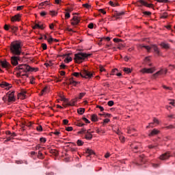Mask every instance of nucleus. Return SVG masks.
I'll use <instances>...</instances> for the list:
<instances>
[{
  "instance_id": "nucleus-34",
  "label": "nucleus",
  "mask_w": 175,
  "mask_h": 175,
  "mask_svg": "<svg viewBox=\"0 0 175 175\" xmlns=\"http://www.w3.org/2000/svg\"><path fill=\"white\" fill-rule=\"evenodd\" d=\"M87 130L85 129H81L80 131L78 132L80 135L84 133L85 135Z\"/></svg>"
},
{
  "instance_id": "nucleus-57",
  "label": "nucleus",
  "mask_w": 175,
  "mask_h": 175,
  "mask_svg": "<svg viewBox=\"0 0 175 175\" xmlns=\"http://www.w3.org/2000/svg\"><path fill=\"white\" fill-rule=\"evenodd\" d=\"M63 124H64V125H68V124H69V120H66V119L64 120H63Z\"/></svg>"
},
{
  "instance_id": "nucleus-64",
  "label": "nucleus",
  "mask_w": 175,
  "mask_h": 175,
  "mask_svg": "<svg viewBox=\"0 0 175 175\" xmlns=\"http://www.w3.org/2000/svg\"><path fill=\"white\" fill-rule=\"evenodd\" d=\"M100 13H103V14H106V11L103 10V9L99 10Z\"/></svg>"
},
{
  "instance_id": "nucleus-54",
  "label": "nucleus",
  "mask_w": 175,
  "mask_h": 175,
  "mask_svg": "<svg viewBox=\"0 0 175 175\" xmlns=\"http://www.w3.org/2000/svg\"><path fill=\"white\" fill-rule=\"evenodd\" d=\"M88 27L90 28V29H94V23H90Z\"/></svg>"
},
{
  "instance_id": "nucleus-2",
  "label": "nucleus",
  "mask_w": 175,
  "mask_h": 175,
  "mask_svg": "<svg viewBox=\"0 0 175 175\" xmlns=\"http://www.w3.org/2000/svg\"><path fill=\"white\" fill-rule=\"evenodd\" d=\"M10 51L13 55L20 56L21 54L24 55L23 49L21 48V44L17 41L11 43Z\"/></svg>"
},
{
  "instance_id": "nucleus-15",
  "label": "nucleus",
  "mask_w": 175,
  "mask_h": 175,
  "mask_svg": "<svg viewBox=\"0 0 175 175\" xmlns=\"http://www.w3.org/2000/svg\"><path fill=\"white\" fill-rule=\"evenodd\" d=\"M124 14H125L124 12H118L116 11L113 14V17H116V18H120L121 16H124Z\"/></svg>"
},
{
  "instance_id": "nucleus-62",
  "label": "nucleus",
  "mask_w": 175,
  "mask_h": 175,
  "mask_svg": "<svg viewBox=\"0 0 175 175\" xmlns=\"http://www.w3.org/2000/svg\"><path fill=\"white\" fill-rule=\"evenodd\" d=\"M47 40H48V42H49V43H53V42H54V38H50L48 39Z\"/></svg>"
},
{
  "instance_id": "nucleus-14",
  "label": "nucleus",
  "mask_w": 175,
  "mask_h": 175,
  "mask_svg": "<svg viewBox=\"0 0 175 175\" xmlns=\"http://www.w3.org/2000/svg\"><path fill=\"white\" fill-rule=\"evenodd\" d=\"M153 122L154 123H150L149 125L146 126V128H154V124H157V125L159 124V120L156 118H154Z\"/></svg>"
},
{
  "instance_id": "nucleus-40",
  "label": "nucleus",
  "mask_w": 175,
  "mask_h": 175,
  "mask_svg": "<svg viewBox=\"0 0 175 175\" xmlns=\"http://www.w3.org/2000/svg\"><path fill=\"white\" fill-rule=\"evenodd\" d=\"M49 14H51V16H57V12L54 10L50 11Z\"/></svg>"
},
{
  "instance_id": "nucleus-39",
  "label": "nucleus",
  "mask_w": 175,
  "mask_h": 175,
  "mask_svg": "<svg viewBox=\"0 0 175 175\" xmlns=\"http://www.w3.org/2000/svg\"><path fill=\"white\" fill-rule=\"evenodd\" d=\"M124 72H125V73H131V68H124L123 69Z\"/></svg>"
},
{
  "instance_id": "nucleus-60",
  "label": "nucleus",
  "mask_w": 175,
  "mask_h": 175,
  "mask_svg": "<svg viewBox=\"0 0 175 175\" xmlns=\"http://www.w3.org/2000/svg\"><path fill=\"white\" fill-rule=\"evenodd\" d=\"M83 120L85 121V122L86 124H90V122H91L90 120H88V119H87L86 118H83Z\"/></svg>"
},
{
  "instance_id": "nucleus-36",
  "label": "nucleus",
  "mask_w": 175,
  "mask_h": 175,
  "mask_svg": "<svg viewBox=\"0 0 175 175\" xmlns=\"http://www.w3.org/2000/svg\"><path fill=\"white\" fill-rule=\"evenodd\" d=\"M49 5V1H46L40 3V6H46Z\"/></svg>"
},
{
  "instance_id": "nucleus-33",
  "label": "nucleus",
  "mask_w": 175,
  "mask_h": 175,
  "mask_svg": "<svg viewBox=\"0 0 175 175\" xmlns=\"http://www.w3.org/2000/svg\"><path fill=\"white\" fill-rule=\"evenodd\" d=\"M103 40L105 42H110V37H104L101 38L100 42H103Z\"/></svg>"
},
{
  "instance_id": "nucleus-23",
  "label": "nucleus",
  "mask_w": 175,
  "mask_h": 175,
  "mask_svg": "<svg viewBox=\"0 0 175 175\" xmlns=\"http://www.w3.org/2000/svg\"><path fill=\"white\" fill-rule=\"evenodd\" d=\"M85 152H86L87 154H88V157H91V155H94V154H95V152H94V150H91V149H90V148H88V149L86 150Z\"/></svg>"
},
{
  "instance_id": "nucleus-4",
  "label": "nucleus",
  "mask_w": 175,
  "mask_h": 175,
  "mask_svg": "<svg viewBox=\"0 0 175 175\" xmlns=\"http://www.w3.org/2000/svg\"><path fill=\"white\" fill-rule=\"evenodd\" d=\"M81 77H83L84 79H92V77H94V72L88 70H83L81 71Z\"/></svg>"
},
{
  "instance_id": "nucleus-63",
  "label": "nucleus",
  "mask_w": 175,
  "mask_h": 175,
  "mask_svg": "<svg viewBox=\"0 0 175 175\" xmlns=\"http://www.w3.org/2000/svg\"><path fill=\"white\" fill-rule=\"evenodd\" d=\"M66 68V66L64 64H62L60 65V69H65Z\"/></svg>"
},
{
  "instance_id": "nucleus-9",
  "label": "nucleus",
  "mask_w": 175,
  "mask_h": 175,
  "mask_svg": "<svg viewBox=\"0 0 175 175\" xmlns=\"http://www.w3.org/2000/svg\"><path fill=\"white\" fill-rule=\"evenodd\" d=\"M8 102H16V98L14 97V92L11 93L8 92Z\"/></svg>"
},
{
  "instance_id": "nucleus-29",
  "label": "nucleus",
  "mask_w": 175,
  "mask_h": 175,
  "mask_svg": "<svg viewBox=\"0 0 175 175\" xmlns=\"http://www.w3.org/2000/svg\"><path fill=\"white\" fill-rule=\"evenodd\" d=\"M110 5L113 6V8H116V6H120V4L117 3L116 1H110Z\"/></svg>"
},
{
  "instance_id": "nucleus-20",
  "label": "nucleus",
  "mask_w": 175,
  "mask_h": 175,
  "mask_svg": "<svg viewBox=\"0 0 175 175\" xmlns=\"http://www.w3.org/2000/svg\"><path fill=\"white\" fill-rule=\"evenodd\" d=\"M76 102H77V98L71 100L70 102L66 104V106H75V105L76 104Z\"/></svg>"
},
{
  "instance_id": "nucleus-8",
  "label": "nucleus",
  "mask_w": 175,
  "mask_h": 175,
  "mask_svg": "<svg viewBox=\"0 0 175 175\" xmlns=\"http://www.w3.org/2000/svg\"><path fill=\"white\" fill-rule=\"evenodd\" d=\"M0 64L2 68H5V69H10V68H12V66L10 65V64H9V62L6 61H1Z\"/></svg>"
},
{
  "instance_id": "nucleus-21",
  "label": "nucleus",
  "mask_w": 175,
  "mask_h": 175,
  "mask_svg": "<svg viewBox=\"0 0 175 175\" xmlns=\"http://www.w3.org/2000/svg\"><path fill=\"white\" fill-rule=\"evenodd\" d=\"M163 73V69H161V70L157 72L152 75L153 79H157L159 76V75H162Z\"/></svg>"
},
{
  "instance_id": "nucleus-27",
  "label": "nucleus",
  "mask_w": 175,
  "mask_h": 175,
  "mask_svg": "<svg viewBox=\"0 0 175 175\" xmlns=\"http://www.w3.org/2000/svg\"><path fill=\"white\" fill-rule=\"evenodd\" d=\"M85 111V109L84 108H79L77 109L78 114H80L81 116L84 114Z\"/></svg>"
},
{
  "instance_id": "nucleus-30",
  "label": "nucleus",
  "mask_w": 175,
  "mask_h": 175,
  "mask_svg": "<svg viewBox=\"0 0 175 175\" xmlns=\"http://www.w3.org/2000/svg\"><path fill=\"white\" fill-rule=\"evenodd\" d=\"M27 92L22 90L19 94H18V96H23V98L24 99V98H25Z\"/></svg>"
},
{
  "instance_id": "nucleus-38",
  "label": "nucleus",
  "mask_w": 175,
  "mask_h": 175,
  "mask_svg": "<svg viewBox=\"0 0 175 175\" xmlns=\"http://www.w3.org/2000/svg\"><path fill=\"white\" fill-rule=\"evenodd\" d=\"M38 158H40V159H43V153L40 151L38 152Z\"/></svg>"
},
{
  "instance_id": "nucleus-1",
  "label": "nucleus",
  "mask_w": 175,
  "mask_h": 175,
  "mask_svg": "<svg viewBox=\"0 0 175 175\" xmlns=\"http://www.w3.org/2000/svg\"><path fill=\"white\" fill-rule=\"evenodd\" d=\"M15 70H17V76H26L28 77V72H38V68H35L29 66L27 64H20L15 68Z\"/></svg>"
},
{
  "instance_id": "nucleus-6",
  "label": "nucleus",
  "mask_w": 175,
  "mask_h": 175,
  "mask_svg": "<svg viewBox=\"0 0 175 175\" xmlns=\"http://www.w3.org/2000/svg\"><path fill=\"white\" fill-rule=\"evenodd\" d=\"M21 57L20 56H17L14 55V56L11 57V64L14 66H17L18 65V61H21Z\"/></svg>"
},
{
  "instance_id": "nucleus-61",
  "label": "nucleus",
  "mask_w": 175,
  "mask_h": 175,
  "mask_svg": "<svg viewBox=\"0 0 175 175\" xmlns=\"http://www.w3.org/2000/svg\"><path fill=\"white\" fill-rule=\"evenodd\" d=\"M77 126H84V124L82 122H77Z\"/></svg>"
},
{
  "instance_id": "nucleus-49",
  "label": "nucleus",
  "mask_w": 175,
  "mask_h": 175,
  "mask_svg": "<svg viewBox=\"0 0 175 175\" xmlns=\"http://www.w3.org/2000/svg\"><path fill=\"white\" fill-rule=\"evenodd\" d=\"M143 14L145 15V16H151V12H148V11H145L143 12Z\"/></svg>"
},
{
  "instance_id": "nucleus-52",
  "label": "nucleus",
  "mask_w": 175,
  "mask_h": 175,
  "mask_svg": "<svg viewBox=\"0 0 175 175\" xmlns=\"http://www.w3.org/2000/svg\"><path fill=\"white\" fill-rule=\"evenodd\" d=\"M53 135H55L56 136H59L61 135V132L55 131V132H53Z\"/></svg>"
},
{
  "instance_id": "nucleus-50",
  "label": "nucleus",
  "mask_w": 175,
  "mask_h": 175,
  "mask_svg": "<svg viewBox=\"0 0 175 175\" xmlns=\"http://www.w3.org/2000/svg\"><path fill=\"white\" fill-rule=\"evenodd\" d=\"M47 86H46L42 91H41V94H42V95H43V94L44 93V92H47Z\"/></svg>"
},
{
  "instance_id": "nucleus-28",
  "label": "nucleus",
  "mask_w": 175,
  "mask_h": 175,
  "mask_svg": "<svg viewBox=\"0 0 175 175\" xmlns=\"http://www.w3.org/2000/svg\"><path fill=\"white\" fill-rule=\"evenodd\" d=\"M91 120L94 122H96L98 121V116L95 114L91 116Z\"/></svg>"
},
{
  "instance_id": "nucleus-31",
  "label": "nucleus",
  "mask_w": 175,
  "mask_h": 175,
  "mask_svg": "<svg viewBox=\"0 0 175 175\" xmlns=\"http://www.w3.org/2000/svg\"><path fill=\"white\" fill-rule=\"evenodd\" d=\"M112 130L113 131V132L118 133V135H120V132H118V127L117 126H112Z\"/></svg>"
},
{
  "instance_id": "nucleus-42",
  "label": "nucleus",
  "mask_w": 175,
  "mask_h": 175,
  "mask_svg": "<svg viewBox=\"0 0 175 175\" xmlns=\"http://www.w3.org/2000/svg\"><path fill=\"white\" fill-rule=\"evenodd\" d=\"M119 139H120L121 143H124V142H125V137L124 136H122V135H120L119 137Z\"/></svg>"
},
{
  "instance_id": "nucleus-17",
  "label": "nucleus",
  "mask_w": 175,
  "mask_h": 175,
  "mask_svg": "<svg viewBox=\"0 0 175 175\" xmlns=\"http://www.w3.org/2000/svg\"><path fill=\"white\" fill-rule=\"evenodd\" d=\"M160 46H161L163 49H165V50L170 49V45L166 42H161L160 44Z\"/></svg>"
},
{
  "instance_id": "nucleus-10",
  "label": "nucleus",
  "mask_w": 175,
  "mask_h": 175,
  "mask_svg": "<svg viewBox=\"0 0 175 175\" xmlns=\"http://www.w3.org/2000/svg\"><path fill=\"white\" fill-rule=\"evenodd\" d=\"M0 87H1V88H5V90H10L12 88V85L7 82H2L0 83Z\"/></svg>"
},
{
  "instance_id": "nucleus-46",
  "label": "nucleus",
  "mask_w": 175,
  "mask_h": 175,
  "mask_svg": "<svg viewBox=\"0 0 175 175\" xmlns=\"http://www.w3.org/2000/svg\"><path fill=\"white\" fill-rule=\"evenodd\" d=\"M83 8H86V9H90L91 8V5L88 3L83 4Z\"/></svg>"
},
{
  "instance_id": "nucleus-44",
  "label": "nucleus",
  "mask_w": 175,
  "mask_h": 175,
  "mask_svg": "<svg viewBox=\"0 0 175 175\" xmlns=\"http://www.w3.org/2000/svg\"><path fill=\"white\" fill-rule=\"evenodd\" d=\"M118 71V70H117V68H114L113 70H112V71L111 72V75H117V72Z\"/></svg>"
},
{
  "instance_id": "nucleus-45",
  "label": "nucleus",
  "mask_w": 175,
  "mask_h": 175,
  "mask_svg": "<svg viewBox=\"0 0 175 175\" xmlns=\"http://www.w3.org/2000/svg\"><path fill=\"white\" fill-rule=\"evenodd\" d=\"M10 27H11V25H4V29H5V31H9V29H10Z\"/></svg>"
},
{
  "instance_id": "nucleus-51",
  "label": "nucleus",
  "mask_w": 175,
  "mask_h": 175,
  "mask_svg": "<svg viewBox=\"0 0 175 175\" xmlns=\"http://www.w3.org/2000/svg\"><path fill=\"white\" fill-rule=\"evenodd\" d=\"M42 47L43 50H47V44L43 43V44H42Z\"/></svg>"
},
{
  "instance_id": "nucleus-22",
  "label": "nucleus",
  "mask_w": 175,
  "mask_h": 175,
  "mask_svg": "<svg viewBox=\"0 0 175 175\" xmlns=\"http://www.w3.org/2000/svg\"><path fill=\"white\" fill-rule=\"evenodd\" d=\"M10 29H11L10 32H12L13 33H16V32H17V31H18V27H16V26L11 25Z\"/></svg>"
},
{
  "instance_id": "nucleus-11",
  "label": "nucleus",
  "mask_w": 175,
  "mask_h": 175,
  "mask_svg": "<svg viewBox=\"0 0 175 175\" xmlns=\"http://www.w3.org/2000/svg\"><path fill=\"white\" fill-rule=\"evenodd\" d=\"M142 72V73H154L155 72V68H143Z\"/></svg>"
},
{
  "instance_id": "nucleus-18",
  "label": "nucleus",
  "mask_w": 175,
  "mask_h": 175,
  "mask_svg": "<svg viewBox=\"0 0 175 175\" xmlns=\"http://www.w3.org/2000/svg\"><path fill=\"white\" fill-rule=\"evenodd\" d=\"M69 84L74 85V87H76V85H77V84H79V82L74 81L73 77L70 78L69 80Z\"/></svg>"
},
{
  "instance_id": "nucleus-19",
  "label": "nucleus",
  "mask_w": 175,
  "mask_h": 175,
  "mask_svg": "<svg viewBox=\"0 0 175 175\" xmlns=\"http://www.w3.org/2000/svg\"><path fill=\"white\" fill-rule=\"evenodd\" d=\"M159 133V131H158L156 129H154L149 134L150 137H151V136H155V135H158Z\"/></svg>"
},
{
  "instance_id": "nucleus-7",
  "label": "nucleus",
  "mask_w": 175,
  "mask_h": 175,
  "mask_svg": "<svg viewBox=\"0 0 175 175\" xmlns=\"http://www.w3.org/2000/svg\"><path fill=\"white\" fill-rule=\"evenodd\" d=\"M170 157H172V154H170V152H167L164 154H162L159 157V159H161V161H166V159H169Z\"/></svg>"
},
{
  "instance_id": "nucleus-13",
  "label": "nucleus",
  "mask_w": 175,
  "mask_h": 175,
  "mask_svg": "<svg viewBox=\"0 0 175 175\" xmlns=\"http://www.w3.org/2000/svg\"><path fill=\"white\" fill-rule=\"evenodd\" d=\"M20 17H21V15L20 14L14 15V16H12L11 21L12 23H14L16 21H20Z\"/></svg>"
},
{
  "instance_id": "nucleus-5",
  "label": "nucleus",
  "mask_w": 175,
  "mask_h": 175,
  "mask_svg": "<svg viewBox=\"0 0 175 175\" xmlns=\"http://www.w3.org/2000/svg\"><path fill=\"white\" fill-rule=\"evenodd\" d=\"M144 49H146L148 51H150L151 49H153L154 51L157 54V55H161V52L159 51V49L157 45H152L151 46H142Z\"/></svg>"
},
{
  "instance_id": "nucleus-35",
  "label": "nucleus",
  "mask_w": 175,
  "mask_h": 175,
  "mask_svg": "<svg viewBox=\"0 0 175 175\" xmlns=\"http://www.w3.org/2000/svg\"><path fill=\"white\" fill-rule=\"evenodd\" d=\"M159 3H169V0H157Z\"/></svg>"
},
{
  "instance_id": "nucleus-16",
  "label": "nucleus",
  "mask_w": 175,
  "mask_h": 175,
  "mask_svg": "<svg viewBox=\"0 0 175 175\" xmlns=\"http://www.w3.org/2000/svg\"><path fill=\"white\" fill-rule=\"evenodd\" d=\"M139 3L144 5V6H146V8H152V4H149L147 2L144 1V0H139Z\"/></svg>"
},
{
  "instance_id": "nucleus-37",
  "label": "nucleus",
  "mask_w": 175,
  "mask_h": 175,
  "mask_svg": "<svg viewBox=\"0 0 175 175\" xmlns=\"http://www.w3.org/2000/svg\"><path fill=\"white\" fill-rule=\"evenodd\" d=\"M77 146H83V144H84V142H83V141H81L80 139H78L77 141Z\"/></svg>"
},
{
  "instance_id": "nucleus-53",
  "label": "nucleus",
  "mask_w": 175,
  "mask_h": 175,
  "mask_svg": "<svg viewBox=\"0 0 175 175\" xmlns=\"http://www.w3.org/2000/svg\"><path fill=\"white\" fill-rule=\"evenodd\" d=\"M85 95V93H80L78 97L79 99H81Z\"/></svg>"
},
{
  "instance_id": "nucleus-59",
  "label": "nucleus",
  "mask_w": 175,
  "mask_h": 175,
  "mask_svg": "<svg viewBox=\"0 0 175 175\" xmlns=\"http://www.w3.org/2000/svg\"><path fill=\"white\" fill-rule=\"evenodd\" d=\"M66 18H70V14L69 12H66L65 14Z\"/></svg>"
},
{
  "instance_id": "nucleus-25",
  "label": "nucleus",
  "mask_w": 175,
  "mask_h": 175,
  "mask_svg": "<svg viewBox=\"0 0 175 175\" xmlns=\"http://www.w3.org/2000/svg\"><path fill=\"white\" fill-rule=\"evenodd\" d=\"M85 139L87 140H91V139H92V134L86 133L85 134Z\"/></svg>"
},
{
  "instance_id": "nucleus-58",
  "label": "nucleus",
  "mask_w": 175,
  "mask_h": 175,
  "mask_svg": "<svg viewBox=\"0 0 175 175\" xmlns=\"http://www.w3.org/2000/svg\"><path fill=\"white\" fill-rule=\"evenodd\" d=\"M46 141V138H44V137H41V138H40V142L41 143H44Z\"/></svg>"
},
{
  "instance_id": "nucleus-43",
  "label": "nucleus",
  "mask_w": 175,
  "mask_h": 175,
  "mask_svg": "<svg viewBox=\"0 0 175 175\" xmlns=\"http://www.w3.org/2000/svg\"><path fill=\"white\" fill-rule=\"evenodd\" d=\"M161 18H167V13L164 12V13L161 15Z\"/></svg>"
},
{
  "instance_id": "nucleus-3",
  "label": "nucleus",
  "mask_w": 175,
  "mask_h": 175,
  "mask_svg": "<svg viewBox=\"0 0 175 175\" xmlns=\"http://www.w3.org/2000/svg\"><path fill=\"white\" fill-rule=\"evenodd\" d=\"M91 55H92L91 53H78L75 54L74 59L77 64H81L85 58H88V57H91Z\"/></svg>"
},
{
  "instance_id": "nucleus-24",
  "label": "nucleus",
  "mask_w": 175,
  "mask_h": 175,
  "mask_svg": "<svg viewBox=\"0 0 175 175\" xmlns=\"http://www.w3.org/2000/svg\"><path fill=\"white\" fill-rule=\"evenodd\" d=\"M131 148H133L134 152H137V151H136V150H139L140 148V146L135 145V144H133L131 145Z\"/></svg>"
},
{
  "instance_id": "nucleus-41",
  "label": "nucleus",
  "mask_w": 175,
  "mask_h": 175,
  "mask_svg": "<svg viewBox=\"0 0 175 175\" xmlns=\"http://www.w3.org/2000/svg\"><path fill=\"white\" fill-rule=\"evenodd\" d=\"M81 72H74L72 75L75 76V77H80L81 76Z\"/></svg>"
},
{
  "instance_id": "nucleus-56",
  "label": "nucleus",
  "mask_w": 175,
  "mask_h": 175,
  "mask_svg": "<svg viewBox=\"0 0 175 175\" xmlns=\"http://www.w3.org/2000/svg\"><path fill=\"white\" fill-rule=\"evenodd\" d=\"M152 167H154V169H157V167H159V164H155V163H152Z\"/></svg>"
},
{
  "instance_id": "nucleus-26",
  "label": "nucleus",
  "mask_w": 175,
  "mask_h": 175,
  "mask_svg": "<svg viewBox=\"0 0 175 175\" xmlns=\"http://www.w3.org/2000/svg\"><path fill=\"white\" fill-rule=\"evenodd\" d=\"M36 28H38L39 29H44V27H43V25H40L39 24H36L33 27V29H36Z\"/></svg>"
},
{
  "instance_id": "nucleus-47",
  "label": "nucleus",
  "mask_w": 175,
  "mask_h": 175,
  "mask_svg": "<svg viewBox=\"0 0 175 175\" xmlns=\"http://www.w3.org/2000/svg\"><path fill=\"white\" fill-rule=\"evenodd\" d=\"M36 129L38 132H42V131H43V127H42V126H38L36 127Z\"/></svg>"
},
{
  "instance_id": "nucleus-32",
  "label": "nucleus",
  "mask_w": 175,
  "mask_h": 175,
  "mask_svg": "<svg viewBox=\"0 0 175 175\" xmlns=\"http://www.w3.org/2000/svg\"><path fill=\"white\" fill-rule=\"evenodd\" d=\"M72 57L69 55L67 56V57L64 59V62H66L67 64H69V62H71Z\"/></svg>"
},
{
  "instance_id": "nucleus-55",
  "label": "nucleus",
  "mask_w": 175,
  "mask_h": 175,
  "mask_svg": "<svg viewBox=\"0 0 175 175\" xmlns=\"http://www.w3.org/2000/svg\"><path fill=\"white\" fill-rule=\"evenodd\" d=\"M96 107H97V109H99L100 110V111H103V110H105L103 107H102L100 105H97Z\"/></svg>"
},
{
  "instance_id": "nucleus-48",
  "label": "nucleus",
  "mask_w": 175,
  "mask_h": 175,
  "mask_svg": "<svg viewBox=\"0 0 175 175\" xmlns=\"http://www.w3.org/2000/svg\"><path fill=\"white\" fill-rule=\"evenodd\" d=\"M66 131H67L68 132H71V131H73V127L72 126L66 127Z\"/></svg>"
},
{
  "instance_id": "nucleus-12",
  "label": "nucleus",
  "mask_w": 175,
  "mask_h": 175,
  "mask_svg": "<svg viewBox=\"0 0 175 175\" xmlns=\"http://www.w3.org/2000/svg\"><path fill=\"white\" fill-rule=\"evenodd\" d=\"M72 22L71 23L72 25H77L80 23V18L79 17L74 16L72 18Z\"/></svg>"
}]
</instances>
